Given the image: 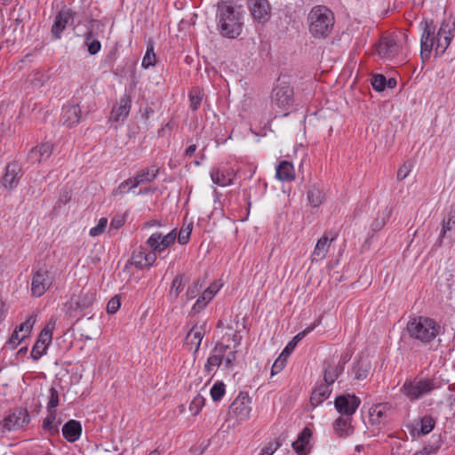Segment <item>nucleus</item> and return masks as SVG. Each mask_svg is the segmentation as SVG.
<instances>
[{
	"label": "nucleus",
	"instance_id": "f257e3e1",
	"mask_svg": "<svg viewBox=\"0 0 455 455\" xmlns=\"http://www.w3.org/2000/svg\"><path fill=\"white\" fill-rule=\"evenodd\" d=\"M217 28L227 38H236L243 25L242 13L228 2L219 3L216 12Z\"/></svg>",
	"mask_w": 455,
	"mask_h": 455
},
{
	"label": "nucleus",
	"instance_id": "f03ea898",
	"mask_svg": "<svg viewBox=\"0 0 455 455\" xmlns=\"http://www.w3.org/2000/svg\"><path fill=\"white\" fill-rule=\"evenodd\" d=\"M308 32L315 39H325L333 29L335 23L334 13L324 5H315L307 17Z\"/></svg>",
	"mask_w": 455,
	"mask_h": 455
},
{
	"label": "nucleus",
	"instance_id": "7ed1b4c3",
	"mask_svg": "<svg viewBox=\"0 0 455 455\" xmlns=\"http://www.w3.org/2000/svg\"><path fill=\"white\" fill-rule=\"evenodd\" d=\"M407 330L411 337L428 343L439 334L440 326L434 319L419 316L408 323Z\"/></svg>",
	"mask_w": 455,
	"mask_h": 455
},
{
	"label": "nucleus",
	"instance_id": "20e7f679",
	"mask_svg": "<svg viewBox=\"0 0 455 455\" xmlns=\"http://www.w3.org/2000/svg\"><path fill=\"white\" fill-rule=\"evenodd\" d=\"M438 387L439 385L435 379L415 378L413 379H407L401 387L400 391L407 399L414 402L429 395Z\"/></svg>",
	"mask_w": 455,
	"mask_h": 455
},
{
	"label": "nucleus",
	"instance_id": "39448f33",
	"mask_svg": "<svg viewBox=\"0 0 455 455\" xmlns=\"http://www.w3.org/2000/svg\"><path fill=\"white\" fill-rule=\"evenodd\" d=\"M96 299V292L92 289H82L78 295H73L69 301L65 304L66 311L73 316L75 313L79 312L78 319L85 315L83 311L91 307Z\"/></svg>",
	"mask_w": 455,
	"mask_h": 455
},
{
	"label": "nucleus",
	"instance_id": "423d86ee",
	"mask_svg": "<svg viewBox=\"0 0 455 455\" xmlns=\"http://www.w3.org/2000/svg\"><path fill=\"white\" fill-rule=\"evenodd\" d=\"M420 27L423 29L420 38V57L423 61H426L430 58V53L435 44L436 27L432 20H424L420 22Z\"/></svg>",
	"mask_w": 455,
	"mask_h": 455
},
{
	"label": "nucleus",
	"instance_id": "0eeeda50",
	"mask_svg": "<svg viewBox=\"0 0 455 455\" xmlns=\"http://www.w3.org/2000/svg\"><path fill=\"white\" fill-rule=\"evenodd\" d=\"M30 421L28 411L23 408L14 409L2 421H0L2 433L16 431L28 425Z\"/></svg>",
	"mask_w": 455,
	"mask_h": 455
},
{
	"label": "nucleus",
	"instance_id": "6e6552de",
	"mask_svg": "<svg viewBox=\"0 0 455 455\" xmlns=\"http://www.w3.org/2000/svg\"><path fill=\"white\" fill-rule=\"evenodd\" d=\"M55 327V320L51 319L45 327L41 331L31 351V358L34 361L39 360L44 355L52 339V332Z\"/></svg>",
	"mask_w": 455,
	"mask_h": 455
},
{
	"label": "nucleus",
	"instance_id": "1a4fd4ad",
	"mask_svg": "<svg viewBox=\"0 0 455 455\" xmlns=\"http://www.w3.org/2000/svg\"><path fill=\"white\" fill-rule=\"evenodd\" d=\"M177 238L176 229H172L170 233L163 235L161 232L153 233L146 241L147 246L154 252L155 255L163 252L165 249L175 243Z\"/></svg>",
	"mask_w": 455,
	"mask_h": 455
},
{
	"label": "nucleus",
	"instance_id": "9d476101",
	"mask_svg": "<svg viewBox=\"0 0 455 455\" xmlns=\"http://www.w3.org/2000/svg\"><path fill=\"white\" fill-rule=\"evenodd\" d=\"M273 103L282 108L288 109L293 103V89L286 84H280L273 89Z\"/></svg>",
	"mask_w": 455,
	"mask_h": 455
},
{
	"label": "nucleus",
	"instance_id": "9b49d317",
	"mask_svg": "<svg viewBox=\"0 0 455 455\" xmlns=\"http://www.w3.org/2000/svg\"><path fill=\"white\" fill-rule=\"evenodd\" d=\"M250 403L248 395L241 393L230 404L228 414L235 417L237 420H246L249 419L251 411Z\"/></svg>",
	"mask_w": 455,
	"mask_h": 455
},
{
	"label": "nucleus",
	"instance_id": "f8f14e48",
	"mask_svg": "<svg viewBox=\"0 0 455 455\" xmlns=\"http://www.w3.org/2000/svg\"><path fill=\"white\" fill-rule=\"evenodd\" d=\"M360 399L354 395H342L335 398L334 405L341 416L352 417L360 405Z\"/></svg>",
	"mask_w": 455,
	"mask_h": 455
},
{
	"label": "nucleus",
	"instance_id": "ddd939ff",
	"mask_svg": "<svg viewBox=\"0 0 455 455\" xmlns=\"http://www.w3.org/2000/svg\"><path fill=\"white\" fill-rule=\"evenodd\" d=\"M75 15L76 12L71 9H62L57 13L52 26V34L55 39H60L66 27L73 24Z\"/></svg>",
	"mask_w": 455,
	"mask_h": 455
},
{
	"label": "nucleus",
	"instance_id": "4468645a",
	"mask_svg": "<svg viewBox=\"0 0 455 455\" xmlns=\"http://www.w3.org/2000/svg\"><path fill=\"white\" fill-rule=\"evenodd\" d=\"M157 256L154 252L148 251L147 248L140 246L133 251L132 255V263L139 269H148L156 261Z\"/></svg>",
	"mask_w": 455,
	"mask_h": 455
},
{
	"label": "nucleus",
	"instance_id": "2eb2a0df",
	"mask_svg": "<svg viewBox=\"0 0 455 455\" xmlns=\"http://www.w3.org/2000/svg\"><path fill=\"white\" fill-rule=\"evenodd\" d=\"M52 280L48 272L37 270L34 273L31 283V292L35 297L42 296L52 285Z\"/></svg>",
	"mask_w": 455,
	"mask_h": 455
},
{
	"label": "nucleus",
	"instance_id": "dca6fc26",
	"mask_svg": "<svg viewBox=\"0 0 455 455\" xmlns=\"http://www.w3.org/2000/svg\"><path fill=\"white\" fill-rule=\"evenodd\" d=\"M206 323L195 324L188 332L185 338V345L188 350L196 353L199 350L203 338L205 334Z\"/></svg>",
	"mask_w": 455,
	"mask_h": 455
},
{
	"label": "nucleus",
	"instance_id": "f3484780",
	"mask_svg": "<svg viewBox=\"0 0 455 455\" xmlns=\"http://www.w3.org/2000/svg\"><path fill=\"white\" fill-rule=\"evenodd\" d=\"M21 175V167L18 163L8 164L2 180L3 186L9 190L14 189L18 186Z\"/></svg>",
	"mask_w": 455,
	"mask_h": 455
},
{
	"label": "nucleus",
	"instance_id": "a211bd4d",
	"mask_svg": "<svg viewBox=\"0 0 455 455\" xmlns=\"http://www.w3.org/2000/svg\"><path fill=\"white\" fill-rule=\"evenodd\" d=\"M53 151V144L51 142H43L30 149L27 159L31 164H39L47 160Z\"/></svg>",
	"mask_w": 455,
	"mask_h": 455
},
{
	"label": "nucleus",
	"instance_id": "6ab92c4d",
	"mask_svg": "<svg viewBox=\"0 0 455 455\" xmlns=\"http://www.w3.org/2000/svg\"><path fill=\"white\" fill-rule=\"evenodd\" d=\"M132 107L130 96L124 94L119 100L116 106H114L110 114L109 120L112 122H124L129 116Z\"/></svg>",
	"mask_w": 455,
	"mask_h": 455
},
{
	"label": "nucleus",
	"instance_id": "aec40b11",
	"mask_svg": "<svg viewBox=\"0 0 455 455\" xmlns=\"http://www.w3.org/2000/svg\"><path fill=\"white\" fill-rule=\"evenodd\" d=\"M453 35L449 28V23L443 22L438 32L435 44L436 54H443L450 45Z\"/></svg>",
	"mask_w": 455,
	"mask_h": 455
},
{
	"label": "nucleus",
	"instance_id": "412c9836",
	"mask_svg": "<svg viewBox=\"0 0 455 455\" xmlns=\"http://www.w3.org/2000/svg\"><path fill=\"white\" fill-rule=\"evenodd\" d=\"M435 420L430 415H426L422 417L416 425L410 424L407 426L411 434L412 435H427L429 434L435 427Z\"/></svg>",
	"mask_w": 455,
	"mask_h": 455
},
{
	"label": "nucleus",
	"instance_id": "4be33fe9",
	"mask_svg": "<svg viewBox=\"0 0 455 455\" xmlns=\"http://www.w3.org/2000/svg\"><path fill=\"white\" fill-rule=\"evenodd\" d=\"M228 349V345H225L221 342L217 343L213 348V354L207 359V362L204 365V371L211 372L214 367H219L221 364L224 354Z\"/></svg>",
	"mask_w": 455,
	"mask_h": 455
},
{
	"label": "nucleus",
	"instance_id": "5701e85b",
	"mask_svg": "<svg viewBox=\"0 0 455 455\" xmlns=\"http://www.w3.org/2000/svg\"><path fill=\"white\" fill-rule=\"evenodd\" d=\"M61 120L63 124L72 127L77 124L81 120V108L78 105H68L62 108Z\"/></svg>",
	"mask_w": 455,
	"mask_h": 455
},
{
	"label": "nucleus",
	"instance_id": "b1692460",
	"mask_svg": "<svg viewBox=\"0 0 455 455\" xmlns=\"http://www.w3.org/2000/svg\"><path fill=\"white\" fill-rule=\"evenodd\" d=\"M159 172V168L156 165H151L150 167L141 169L134 175L135 182L133 187H139L144 184H149L153 182Z\"/></svg>",
	"mask_w": 455,
	"mask_h": 455
},
{
	"label": "nucleus",
	"instance_id": "393cba45",
	"mask_svg": "<svg viewBox=\"0 0 455 455\" xmlns=\"http://www.w3.org/2000/svg\"><path fill=\"white\" fill-rule=\"evenodd\" d=\"M399 46L392 37H384L379 41L378 45V53L379 56L390 59L398 52Z\"/></svg>",
	"mask_w": 455,
	"mask_h": 455
},
{
	"label": "nucleus",
	"instance_id": "a878e982",
	"mask_svg": "<svg viewBox=\"0 0 455 455\" xmlns=\"http://www.w3.org/2000/svg\"><path fill=\"white\" fill-rule=\"evenodd\" d=\"M390 411L388 403H379L370 409V420L372 424L381 425L387 420V413Z\"/></svg>",
	"mask_w": 455,
	"mask_h": 455
},
{
	"label": "nucleus",
	"instance_id": "bb28decb",
	"mask_svg": "<svg viewBox=\"0 0 455 455\" xmlns=\"http://www.w3.org/2000/svg\"><path fill=\"white\" fill-rule=\"evenodd\" d=\"M253 18L259 21H266L269 18L270 6L267 0H253L251 5Z\"/></svg>",
	"mask_w": 455,
	"mask_h": 455
},
{
	"label": "nucleus",
	"instance_id": "cd10ccee",
	"mask_svg": "<svg viewBox=\"0 0 455 455\" xmlns=\"http://www.w3.org/2000/svg\"><path fill=\"white\" fill-rule=\"evenodd\" d=\"M82 434V426L79 421L70 419L62 427L63 437L69 443L79 439Z\"/></svg>",
	"mask_w": 455,
	"mask_h": 455
},
{
	"label": "nucleus",
	"instance_id": "c85d7f7f",
	"mask_svg": "<svg viewBox=\"0 0 455 455\" xmlns=\"http://www.w3.org/2000/svg\"><path fill=\"white\" fill-rule=\"evenodd\" d=\"M312 432L308 427H305L299 435L296 441L292 443V448L299 455H305L309 451V440Z\"/></svg>",
	"mask_w": 455,
	"mask_h": 455
},
{
	"label": "nucleus",
	"instance_id": "c756f323",
	"mask_svg": "<svg viewBox=\"0 0 455 455\" xmlns=\"http://www.w3.org/2000/svg\"><path fill=\"white\" fill-rule=\"evenodd\" d=\"M445 236L451 240L455 238V205H452L447 217L443 220V228L440 234V238Z\"/></svg>",
	"mask_w": 455,
	"mask_h": 455
},
{
	"label": "nucleus",
	"instance_id": "7c9ffc66",
	"mask_svg": "<svg viewBox=\"0 0 455 455\" xmlns=\"http://www.w3.org/2000/svg\"><path fill=\"white\" fill-rule=\"evenodd\" d=\"M342 371L343 366L339 363H335L334 362L325 363L323 369L324 384L331 387Z\"/></svg>",
	"mask_w": 455,
	"mask_h": 455
},
{
	"label": "nucleus",
	"instance_id": "2f4dec72",
	"mask_svg": "<svg viewBox=\"0 0 455 455\" xmlns=\"http://www.w3.org/2000/svg\"><path fill=\"white\" fill-rule=\"evenodd\" d=\"M275 177L281 181L290 182L295 180L293 164L289 161H282L276 167Z\"/></svg>",
	"mask_w": 455,
	"mask_h": 455
},
{
	"label": "nucleus",
	"instance_id": "473e14b6",
	"mask_svg": "<svg viewBox=\"0 0 455 455\" xmlns=\"http://www.w3.org/2000/svg\"><path fill=\"white\" fill-rule=\"evenodd\" d=\"M335 433L339 437H345L353 433V427L351 425V417L340 416L333 423Z\"/></svg>",
	"mask_w": 455,
	"mask_h": 455
},
{
	"label": "nucleus",
	"instance_id": "72a5a7b5",
	"mask_svg": "<svg viewBox=\"0 0 455 455\" xmlns=\"http://www.w3.org/2000/svg\"><path fill=\"white\" fill-rule=\"evenodd\" d=\"M331 393V387L329 385L322 383L321 385L317 386L312 392L310 403L314 407L320 405L330 396Z\"/></svg>",
	"mask_w": 455,
	"mask_h": 455
},
{
	"label": "nucleus",
	"instance_id": "f704fd0d",
	"mask_svg": "<svg viewBox=\"0 0 455 455\" xmlns=\"http://www.w3.org/2000/svg\"><path fill=\"white\" fill-rule=\"evenodd\" d=\"M330 245L331 242H329L327 235H323L321 238H319L311 256L312 261H319L323 259L328 253Z\"/></svg>",
	"mask_w": 455,
	"mask_h": 455
},
{
	"label": "nucleus",
	"instance_id": "c9c22d12",
	"mask_svg": "<svg viewBox=\"0 0 455 455\" xmlns=\"http://www.w3.org/2000/svg\"><path fill=\"white\" fill-rule=\"evenodd\" d=\"M307 202L313 208L319 207L325 201V193L316 185H313L307 191Z\"/></svg>",
	"mask_w": 455,
	"mask_h": 455
},
{
	"label": "nucleus",
	"instance_id": "e433bc0d",
	"mask_svg": "<svg viewBox=\"0 0 455 455\" xmlns=\"http://www.w3.org/2000/svg\"><path fill=\"white\" fill-rule=\"evenodd\" d=\"M211 179L213 183L220 187H226L232 183L233 175L230 172H225L214 168L211 171Z\"/></svg>",
	"mask_w": 455,
	"mask_h": 455
},
{
	"label": "nucleus",
	"instance_id": "4c0bfd02",
	"mask_svg": "<svg viewBox=\"0 0 455 455\" xmlns=\"http://www.w3.org/2000/svg\"><path fill=\"white\" fill-rule=\"evenodd\" d=\"M315 324H312V325L308 326L307 328H306L304 331L299 332L296 336H294L293 339H291V341H290L288 343V345L285 347V348L283 349L282 355H283L284 354L289 355L295 348L297 344L302 339H304L307 334L311 332L315 329Z\"/></svg>",
	"mask_w": 455,
	"mask_h": 455
},
{
	"label": "nucleus",
	"instance_id": "58836bf2",
	"mask_svg": "<svg viewBox=\"0 0 455 455\" xmlns=\"http://www.w3.org/2000/svg\"><path fill=\"white\" fill-rule=\"evenodd\" d=\"M213 299L212 291L204 290L192 307V312L200 313L207 304Z\"/></svg>",
	"mask_w": 455,
	"mask_h": 455
},
{
	"label": "nucleus",
	"instance_id": "ea45409f",
	"mask_svg": "<svg viewBox=\"0 0 455 455\" xmlns=\"http://www.w3.org/2000/svg\"><path fill=\"white\" fill-rule=\"evenodd\" d=\"M156 60V56L154 52V44L152 41H149L147 45L146 53L142 59L141 66L147 69L152 66H155Z\"/></svg>",
	"mask_w": 455,
	"mask_h": 455
},
{
	"label": "nucleus",
	"instance_id": "a19ab883",
	"mask_svg": "<svg viewBox=\"0 0 455 455\" xmlns=\"http://www.w3.org/2000/svg\"><path fill=\"white\" fill-rule=\"evenodd\" d=\"M84 44L88 48L90 54L94 55L101 49V44L99 40L93 38L92 31H87L84 35Z\"/></svg>",
	"mask_w": 455,
	"mask_h": 455
},
{
	"label": "nucleus",
	"instance_id": "79ce46f5",
	"mask_svg": "<svg viewBox=\"0 0 455 455\" xmlns=\"http://www.w3.org/2000/svg\"><path fill=\"white\" fill-rule=\"evenodd\" d=\"M370 370V365L368 363L363 361H358L353 366V373L355 375V379L358 380L365 379L368 376Z\"/></svg>",
	"mask_w": 455,
	"mask_h": 455
},
{
	"label": "nucleus",
	"instance_id": "37998d69",
	"mask_svg": "<svg viewBox=\"0 0 455 455\" xmlns=\"http://www.w3.org/2000/svg\"><path fill=\"white\" fill-rule=\"evenodd\" d=\"M48 415L43 421V428L49 431L50 433H57L58 425H54L53 422L57 417V411H47Z\"/></svg>",
	"mask_w": 455,
	"mask_h": 455
},
{
	"label": "nucleus",
	"instance_id": "c03bdc74",
	"mask_svg": "<svg viewBox=\"0 0 455 455\" xmlns=\"http://www.w3.org/2000/svg\"><path fill=\"white\" fill-rule=\"evenodd\" d=\"M183 275H178L172 280V287L170 290V296L172 297L173 299H177L180 292L183 291Z\"/></svg>",
	"mask_w": 455,
	"mask_h": 455
},
{
	"label": "nucleus",
	"instance_id": "a18cd8bd",
	"mask_svg": "<svg viewBox=\"0 0 455 455\" xmlns=\"http://www.w3.org/2000/svg\"><path fill=\"white\" fill-rule=\"evenodd\" d=\"M60 403L59 392L54 387H51L49 389V399L47 403V411H57L56 408Z\"/></svg>",
	"mask_w": 455,
	"mask_h": 455
},
{
	"label": "nucleus",
	"instance_id": "49530a36",
	"mask_svg": "<svg viewBox=\"0 0 455 455\" xmlns=\"http://www.w3.org/2000/svg\"><path fill=\"white\" fill-rule=\"evenodd\" d=\"M36 321V315H30L27 318V320L24 323H20L17 328L20 331V333L25 338H27L30 334V331H31Z\"/></svg>",
	"mask_w": 455,
	"mask_h": 455
},
{
	"label": "nucleus",
	"instance_id": "de8ad7c7",
	"mask_svg": "<svg viewBox=\"0 0 455 455\" xmlns=\"http://www.w3.org/2000/svg\"><path fill=\"white\" fill-rule=\"evenodd\" d=\"M225 384L221 381H217L210 390L211 396L214 402L220 401L225 395Z\"/></svg>",
	"mask_w": 455,
	"mask_h": 455
},
{
	"label": "nucleus",
	"instance_id": "09e8293b",
	"mask_svg": "<svg viewBox=\"0 0 455 455\" xmlns=\"http://www.w3.org/2000/svg\"><path fill=\"white\" fill-rule=\"evenodd\" d=\"M203 281H201L200 279L194 280L193 283L187 289L185 294L187 300H190L196 298V294L203 288Z\"/></svg>",
	"mask_w": 455,
	"mask_h": 455
},
{
	"label": "nucleus",
	"instance_id": "8fccbe9b",
	"mask_svg": "<svg viewBox=\"0 0 455 455\" xmlns=\"http://www.w3.org/2000/svg\"><path fill=\"white\" fill-rule=\"evenodd\" d=\"M203 95L200 90L196 89L189 93L190 108L192 110H197L201 105Z\"/></svg>",
	"mask_w": 455,
	"mask_h": 455
},
{
	"label": "nucleus",
	"instance_id": "3c124183",
	"mask_svg": "<svg viewBox=\"0 0 455 455\" xmlns=\"http://www.w3.org/2000/svg\"><path fill=\"white\" fill-rule=\"evenodd\" d=\"M204 397L197 395L194 397L189 405V411L193 415H197L204 405Z\"/></svg>",
	"mask_w": 455,
	"mask_h": 455
},
{
	"label": "nucleus",
	"instance_id": "603ef678",
	"mask_svg": "<svg viewBox=\"0 0 455 455\" xmlns=\"http://www.w3.org/2000/svg\"><path fill=\"white\" fill-rule=\"evenodd\" d=\"M193 224L189 223L186 227H182L178 235V242L180 244L188 243L192 232Z\"/></svg>",
	"mask_w": 455,
	"mask_h": 455
},
{
	"label": "nucleus",
	"instance_id": "864d4df0",
	"mask_svg": "<svg viewBox=\"0 0 455 455\" xmlns=\"http://www.w3.org/2000/svg\"><path fill=\"white\" fill-rule=\"evenodd\" d=\"M25 339V337L20 334V331L18 328L12 332V336L6 342V347L10 349H14L16 347Z\"/></svg>",
	"mask_w": 455,
	"mask_h": 455
},
{
	"label": "nucleus",
	"instance_id": "5fc2aeb1",
	"mask_svg": "<svg viewBox=\"0 0 455 455\" xmlns=\"http://www.w3.org/2000/svg\"><path fill=\"white\" fill-rule=\"evenodd\" d=\"M371 85L377 92H382L387 86V79L385 76L379 74L375 75L371 78Z\"/></svg>",
	"mask_w": 455,
	"mask_h": 455
},
{
	"label": "nucleus",
	"instance_id": "6e6d98bb",
	"mask_svg": "<svg viewBox=\"0 0 455 455\" xmlns=\"http://www.w3.org/2000/svg\"><path fill=\"white\" fill-rule=\"evenodd\" d=\"M107 224H108V220L106 218H101L99 220L98 225L90 229V232H89L90 235L97 236V235L102 234L107 228Z\"/></svg>",
	"mask_w": 455,
	"mask_h": 455
},
{
	"label": "nucleus",
	"instance_id": "4d7b16f0",
	"mask_svg": "<svg viewBox=\"0 0 455 455\" xmlns=\"http://www.w3.org/2000/svg\"><path fill=\"white\" fill-rule=\"evenodd\" d=\"M236 359V351L235 349H230L228 347V349L224 354L223 361L226 368L229 369L233 366L234 362Z\"/></svg>",
	"mask_w": 455,
	"mask_h": 455
},
{
	"label": "nucleus",
	"instance_id": "13d9d810",
	"mask_svg": "<svg viewBox=\"0 0 455 455\" xmlns=\"http://www.w3.org/2000/svg\"><path fill=\"white\" fill-rule=\"evenodd\" d=\"M412 168V164L411 162L404 163L397 172V180H404L411 172Z\"/></svg>",
	"mask_w": 455,
	"mask_h": 455
},
{
	"label": "nucleus",
	"instance_id": "bf43d9fd",
	"mask_svg": "<svg viewBox=\"0 0 455 455\" xmlns=\"http://www.w3.org/2000/svg\"><path fill=\"white\" fill-rule=\"evenodd\" d=\"M121 306L120 299L117 296L113 297L107 305V312L108 314H115L117 312Z\"/></svg>",
	"mask_w": 455,
	"mask_h": 455
},
{
	"label": "nucleus",
	"instance_id": "052dcab7",
	"mask_svg": "<svg viewBox=\"0 0 455 455\" xmlns=\"http://www.w3.org/2000/svg\"><path fill=\"white\" fill-rule=\"evenodd\" d=\"M286 363V358H283V355H281L274 363L271 368V375L274 376L280 372Z\"/></svg>",
	"mask_w": 455,
	"mask_h": 455
},
{
	"label": "nucleus",
	"instance_id": "680f3d73",
	"mask_svg": "<svg viewBox=\"0 0 455 455\" xmlns=\"http://www.w3.org/2000/svg\"><path fill=\"white\" fill-rule=\"evenodd\" d=\"M279 442L269 443L268 445L262 449L259 455H273L274 452L280 447Z\"/></svg>",
	"mask_w": 455,
	"mask_h": 455
},
{
	"label": "nucleus",
	"instance_id": "e2e57ef3",
	"mask_svg": "<svg viewBox=\"0 0 455 455\" xmlns=\"http://www.w3.org/2000/svg\"><path fill=\"white\" fill-rule=\"evenodd\" d=\"M124 221L123 219H113L110 223V227L118 229L124 225Z\"/></svg>",
	"mask_w": 455,
	"mask_h": 455
},
{
	"label": "nucleus",
	"instance_id": "0e129e2a",
	"mask_svg": "<svg viewBox=\"0 0 455 455\" xmlns=\"http://www.w3.org/2000/svg\"><path fill=\"white\" fill-rule=\"evenodd\" d=\"M128 188V182H122L120 183V185L117 187V188L115 190L114 194L116 195V194H123L126 191V189Z\"/></svg>",
	"mask_w": 455,
	"mask_h": 455
},
{
	"label": "nucleus",
	"instance_id": "69168bd1",
	"mask_svg": "<svg viewBox=\"0 0 455 455\" xmlns=\"http://www.w3.org/2000/svg\"><path fill=\"white\" fill-rule=\"evenodd\" d=\"M220 285L217 284V283H212L207 289H205L206 291H212V297L215 296V294L219 291L220 290Z\"/></svg>",
	"mask_w": 455,
	"mask_h": 455
},
{
	"label": "nucleus",
	"instance_id": "338daca9",
	"mask_svg": "<svg viewBox=\"0 0 455 455\" xmlns=\"http://www.w3.org/2000/svg\"><path fill=\"white\" fill-rule=\"evenodd\" d=\"M196 144H192L190 145L187 149H186V152H185V155L186 156L188 157H190L194 155V153L196 152Z\"/></svg>",
	"mask_w": 455,
	"mask_h": 455
},
{
	"label": "nucleus",
	"instance_id": "774afa93",
	"mask_svg": "<svg viewBox=\"0 0 455 455\" xmlns=\"http://www.w3.org/2000/svg\"><path fill=\"white\" fill-rule=\"evenodd\" d=\"M384 224H385L384 220L379 221V220H376L372 224L373 229L379 230L384 226Z\"/></svg>",
	"mask_w": 455,
	"mask_h": 455
}]
</instances>
